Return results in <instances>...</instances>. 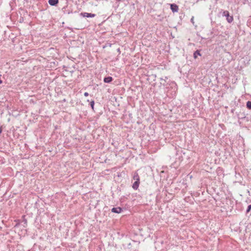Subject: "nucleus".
<instances>
[{"mask_svg": "<svg viewBox=\"0 0 251 251\" xmlns=\"http://www.w3.org/2000/svg\"><path fill=\"white\" fill-rule=\"evenodd\" d=\"M133 178L135 182L132 185V188L135 190H137L140 184V177L137 173H134Z\"/></svg>", "mask_w": 251, "mask_h": 251, "instance_id": "f257e3e1", "label": "nucleus"}, {"mask_svg": "<svg viewBox=\"0 0 251 251\" xmlns=\"http://www.w3.org/2000/svg\"><path fill=\"white\" fill-rule=\"evenodd\" d=\"M223 16L226 17V21L228 23H231L233 21V16H229V12L228 11H224L223 12Z\"/></svg>", "mask_w": 251, "mask_h": 251, "instance_id": "f03ea898", "label": "nucleus"}, {"mask_svg": "<svg viewBox=\"0 0 251 251\" xmlns=\"http://www.w3.org/2000/svg\"><path fill=\"white\" fill-rule=\"evenodd\" d=\"M80 15L83 16V17H91V18H93L94 17H95L96 15L95 14H92V13H87V12H84V13H81L80 14Z\"/></svg>", "mask_w": 251, "mask_h": 251, "instance_id": "7ed1b4c3", "label": "nucleus"}, {"mask_svg": "<svg viewBox=\"0 0 251 251\" xmlns=\"http://www.w3.org/2000/svg\"><path fill=\"white\" fill-rule=\"evenodd\" d=\"M171 9L173 12H177L178 10V7L176 4H171Z\"/></svg>", "mask_w": 251, "mask_h": 251, "instance_id": "20e7f679", "label": "nucleus"}, {"mask_svg": "<svg viewBox=\"0 0 251 251\" xmlns=\"http://www.w3.org/2000/svg\"><path fill=\"white\" fill-rule=\"evenodd\" d=\"M111 211L114 213H120L122 211V209L120 207H114L112 209Z\"/></svg>", "mask_w": 251, "mask_h": 251, "instance_id": "39448f33", "label": "nucleus"}, {"mask_svg": "<svg viewBox=\"0 0 251 251\" xmlns=\"http://www.w3.org/2000/svg\"><path fill=\"white\" fill-rule=\"evenodd\" d=\"M59 2L58 0H49V3L52 6L56 5Z\"/></svg>", "mask_w": 251, "mask_h": 251, "instance_id": "423d86ee", "label": "nucleus"}, {"mask_svg": "<svg viewBox=\"0 0 251 251\" xmlns=\"http://www.w3.org/2000/svg\"><path fill=\"white\" fill-rule=\"evenodd\" d=\"M112 79H113V78L111 76L105 77L104 78V82L105 83H109L112 81Z\"/></svg>", "mask_w": 251, "mask_h": 251, "instance_id": "0eeeda50", "label": "nucleus"}, {"mask_svg": "<svg viewBox=\"0 0 251 251\" xmlns=\"http://www.w3.org/2000/svg\"><path fill=\"white\" fill-rule=\"evenodd\" d=\"M198 55L201 56V54L199 50H197L194 53V57L195 59H196L198 57Z\"/></svg>", "mask_w": 251, "mask_h": 251, "instance_id": "6e6552de", "label": "nucleus"}, {"mask_svg": "<svg viewBox=\"0 0 251 251\" xmlns=\"http://www.w3.org/2000/svg\"><path fill=\"white\" fill-rule=\"evenodd\" d=\"M247 107L248 108H249V109H251V101H248L247 102Z\"/></svg>", "mask_w": 251, "mask_h": 251, "instance_id": "1a4fd4ad", "label": "nucleus"}, {"mask_svg": "<svg viewBox=\"0 0 251 251\" xmlns=\"http://www.w3.org/2000/svg\"><path fill=\"white\" fill-rule=\"evenodd\" d=\"M94 103H94V100L91 101L90 102V105H91V106L92 109H94Z\"/></svg>", "mask_w": 251, "mask_h": 251, "instance_id": "9d476101", "label": "nucleus"}, {"mask_svg": "<svg viewBox=\"0 0 251 251\" xmlns=\"http://www.w3.org/2000/svg\"><path fill=\"white\" fill-rule=\"evenodd\" d=\"M251 209V204L249 205L247 210V212L248 213Z\"/></svg>", "mask_w": 251, "mask_h": 251, "instance_id": "9b49d317", "label": "nucleus"}, {"mask_svg": "<svg viewBox=\"0 0 251 251\" xmlns=\"http://www.w3.org/2000/svg\"><path fill=\"white\" fill-rule=\"evenodd\" d=\"M84 95L85 96V97H87L88 95H89V94L87 92H85L84 94Z\"/></svg>", "mask_w": 251, "mask_h": 251, "instance_id": "f8f14e48", "label": "nucleus"}, {"mask_svg": "<svg viewBox=\"0 0 251 251\" xmlns=\"http://www.w3.org/2000/svg\"><path fill=\"white\" fill-rule=\"evenodd\" d=\"M2 132V128L0 126V134Z\"/></svg>", "mask_w": 251, "mask_h": 251, "instance_id": "ddd939ff", "label": "nucleus"}]
</instances>
